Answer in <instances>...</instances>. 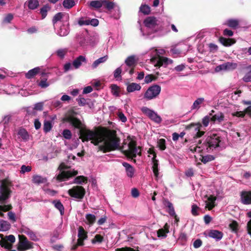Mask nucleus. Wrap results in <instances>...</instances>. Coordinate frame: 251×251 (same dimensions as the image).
Masks as SVG:
<instances>
[{
	"instance_id": "09e8293b",
	"label": "nucleus",
	"mask_w": 251,
	"mask_h": 251,
	"mask_svg": "<svg viewBox=\"0 0 251 251\" xmlns=\"http://www.w3.org/2000/svg\"><path fill=\"white\" fill-rule=\"evenodd\" d=\"M89 19L85 18H80L78 20V24L79 25H88Z\"/></svg>"
},
{
	"instance_id": "9d476101",
	"label": "nucleus",
	"mask_w": 251,
	"mask_h": 251,
	"mask_svg": "<svg viewBox=\"0 0 251 251\" xmlns=\"http://www.w3.org/2000/svg\"><path fill=\"white\" fill-rule=\"evenodd\" d=\"M85 193V189L82 186H74L68 190V194L72 198L76 199H82Z\"/></svg>"
},
{
	"instance_id": "603ef678",
	"label": "nucleus",
	"mask_w": 251,
	"mask_h": 251,
	"mask_svg": "<svg viewBox=\"0 0 251 251\" xmlns=\"http://www.w3.org/2000/svg\"><path fill=\"white\" fill-rule=\"evenodd\" d=\"M165 143V140L164 139H160L158 141V146L160 150H164L166 149Z\"/></svg>"
},
{
	"instance_id": "9b49d317",
	"label": "nucleus",
	"mask_w": 251,
	"mask_h": 251,
	"mask_svg": "<svg viewBox=\"0 0 251 251\" xmlns=\"http://www.w3.org/2000/svg\"><path fill=\"white\" fill-rule=\"evenodd\" d=\"M141 111L146 116L155 123L160 124L161 122V118L153 110L147 107H143L141 108Z\"/></svg>"
},
{
	"instance_id": "bb28decb",
	"label": "nucleus",
	"mask_w": 251,
	"mask_h": 251,
	"mask_svg": "<svg viewBox=\"0 0 251 251\" xmlns=\"http://www.w3.org/2000/svg\"><path fill=\"white\" fill-rule=\"evenodd\" d=\"M156 155L153 154V157L152 159V162L153 163L152 170L154 176L157 178L158 177V161L155 159Z\"/></svg>"
},
{
	"instance_id": "2f4dec72",
	"label": "nucleus",
	"mask_w": 251,
	"mask_h": 251,
	"mask_svg": "<svg viewBox=\"0 0 251 251\" xmlns=\"http://www.w3.org/2000/svg\"><path fill=\"white\" fill-rule=\"evenodd\" d=\"M10 224L8 222L0 220V231H7L10 228Z\"/></svg>"
},
{
	"instance_id": "5701e85b",
	"label": "nucleus",
	"mask_w": 251,
	"mask_h": 251,
	"mask_svg": "<svg viewBox=\"0 0 251 251\" xmlns=\"http://www.w3.org/2000/svg\"><path fill=\"white\" fill-rule=\"evenodd\" d=\"M86 62V59L85 56L83 55H80L76 59H75L73 62V66L75 69L79 68L83 62Z\"/></svg>"
},
{
	"instance_id": "5fc2aeb1",
	"label": "nucleus",
	"mask_w": 251,
	"mask_h": 251,
	"mask_svg": "<svg viewBox=\"0 0 251 251\" xmlns=\"http://www.w3.org/2000/svg\"><path fill=\"white\" fill-rule=\"evenodd\" d=\"M31 170V167L30 166L22 165L21 168L20 173L25 174L26 172H29Z\"/></svg>"
},
{
	"instance_id": "f3484780",
	"label": "nucleus",
	"mask_w": 251,
	"mask_h": 251,
	"mask_svg": "<svg viewBox=\"0 0 251 251\" xmlns=\"http://www.w3.org/2000/svg\"><path fill=\"white\" fill-rule=\"evenodd\" d=\"M241 201L244 204H251V192L242 191L240 194Z\"/></svg>"
},
{
	"instance_id": "680f3d73",
	"label": "nucleus",
	"mask_w": 251,
	"mask_h": 251,
	"mask_svg": "<svg viewBox=\"0 0 251 251\" xmlns=\"http://www.w3.org/2000/svg\"><path fill=\"white\" fill-rule=\"evenodd\" d=\"M73 63H67L64 65V70L65 72H67L69 70H72L73 68Z\"/></svg>"
},
{
	"instance_id": "8fccbe9b",
	"label": "nucleus",
	"mask_w": 251,
	"mask_h": 251,
	"mask_svg": "<svg viewBox=\"0 0 251 251\" xmlns=\"http://www.w3.org/2000/svg\"><path fill=\"white\" fill-rule=\"evenodd\" d=\"M67 52V50L66 49H61L58 50L56 52L58 57L63 58Z\"/></svg>"
},
{
	"instance_id": "58836bf2",
	"label": "nucleus",
	"mask_w": 251,
	"mask_h": 251,
	"mask_svg": "<svg viewBox=\"0 0 251 251\" xmlns=\"http://www.w3.org/2000/svg\"><path fill=\"white\" fill-rule=\"evenodd\" d=\"M87 181V178L82 176H80L75 177L74 181V183L82 184L86 183Z\"/></svg>"
},
{
	"instance_id": "7ed1b4c3",
	"label": "nucleus",
	"mask_w": 251,
	"mask_h": 251,
	"mask_svg": "<svg viewBox=\"0 0 251 251\" xmlns=\"http://www.w3.org/2000/svg\"><path fill=\"white\" fill-rule=\"evenodd\" d=\"M221 140L220 137L217 135H213L212 136L208 137L205 143L201 145L200 143L196 146H192L190 147V150L192 152H200L202 151L209 152L214 149L220 146Z\"/></svg>"
},
{
	"instance_id": "423d86ee",
	"label": "nucleus",
	"mask_w": 251,
	"mask_h": 251,
	"mask_svg": "<svg viewBox=\"0 0 251 251\" xmlns=\"http://www.w3.org/2000/svg\"><path fill=\"white\" fill-rule=\"evenodd\" d=\"M152 49L151 50V62L155 66L160 67L161 66H167L168 64H172L173 60L167 57H158V54H155L154 50Z\"/></svg>"
},
{
	"instance_id": "37998d69",
	"label": "nucleus",
	"mask_w": 251,
	"mask_h": 251,
	"mask_svg": "<svg viewBox=\"0 0 251 251\" xmlns=\"http://www.w3.org/2000/svg\"><path fill=\"white\" fill-rule=\"evenodd\" d=\"M52 127V124L50 121H45L44 123L43 129L45 132H49Z\"/></svg>"
},
{
	"instance_id": "f8f14e48",
	"label": "nucleus",
	"mask_w": 251,
	"mask_h": 251,
	"mask_svg": "<svg viewBox=\"0 0 251 251\" xmlns=\"http://www.w3.org/2000/svg\"><path fill=\"white\" fill-rule=\"evenodd\" d=\"M237 67L236 63L227 62L216 66L214 70L217 73L222 71H231L235 70Z\"/></svg>"
},
{
	"instance_id": "c9c22d12",
	"label": "nucleus",
	"mask_w": 251,
	"mask_h": 251,
	"mask_svg": "<svg viewBox=\"0 0 251 251\" xmlns=\"http://www.w3.org/2000/svg\"><path fill=\"white\" fill-rule=\"evenodd\" d=\"M52 203L54 204L55 207L60 211L61 215H63L64 208L61 202L59 201L55 200L53 201Z\"/></svg>"
},
{
	"instance_id": "a19ab883",
	"label": "nucleus",
	"mask_w": 251,
	"mask_h": 251,
	"mask_svg": "<svg viewBox=\"0 0 251 251\" xmlns=\"http://www.w3.org/2000/svg\"><path fill=\"white\" fill-rule=\"evenodd\" d=\"M224 116L222 113H218L211 117V120L214 122H221L224 120Z\"/></svg>"
},
{
	"instance_id": "3c124183",
	"label": "nucleus",
	"mask_w": 251,
	"mask_h": 251,
	"mask_svg": "<svg viewBox=\"0 0 251 251\" xmlns=\"http://www.w3.org/2000/svg\"><path fill=\"white\" fill-rule=\"evenodd\" d=\"M49 9L50 7L48 6H45L41 9L40 13L42 15V19H44L46 17Z\"/></svg>"
},
{
	"instance_id": "7c9ffc66",
	"label": "nucleus",
	"mask_w": 251,
	"mask_h": 251,
	"mask_svg": "<svg viewBox=\"0 0 251 251\" xmlns=\"http://www.w3.org/2000/svg\"><path fill=\"white\" fill-rule=\"evenodd\" d=\"M18 135L24 140L27 141L29 139V135L25 129L22 128L19 129L18 132Z\"/></svg>"
},
{
	"instance_id": "473e14b6",
	"label": "nucleus",
	"mask_w": 251,
	"mask_h": 251,
	"mask_svg": "<svg viewBox=\"0 0 251 251\" xmlns=\"http://www.w3.org/2000/svg\"><path fill=\"white\" fill-rule=\"evenodd\" d=\"M39 71L40 68L39 67H36L31 69L26 74V77L28 79L31 78L36 75L39 72Z\"/></svg>"
},
{
	"instance_id": "c03bdc74",
	"label": "nucleus",
	"mask_w": 251,
	"mask_h": 251,
	"mask_svg": "<svg viewBox=\"0 0 251 251\" xmlns=\"http://www.w3.org/2000/svg\"><path fill=\"white\" fill-rule=\"evenodd\" d=\"M250 71L245 74L243 77V80L246 82H251V66L249 67Z\"/></svg>"
},
{
	"instance_id": "774afa93",
	"label": "nucleus",
	"mask_w": 251,
	"mask_h": 251,
	"mask_svg": "<svg viewBox=\"0 0 251 251\" xmlns=\"http://www.w3.org/2000/svg\"><path fill=\"white\" fill-rule=\"evenodd\" d=\"M115 251H136L134 249L130 247H125L122 248H118L116 249Z\"/></svg>"
},
{
	"instance_id": "4be33fe9",
	"label": "nucleus",
	"mask_w": 251,
	"mask_h": 251,
	"mask_svg": "<svg viewBox=\"0 0 251 251\" xmlns=\"http://www.w3.org/2000/svg\"><path fill=\"white\" fill-rule=\"evenodd\" d=\"M204 99L203 98H199L197 99L193 102L191 110H198L201 106L204 105Z\"/></svg>"
},
{
	"instance_id": "1a4fd4ad",
	"label": "nucleus",
	"mask_w": 251,
	"mask_h": 251,
	"mask_svg": "<svg viewBox=\"0 0 251 251\" xmlns=\"http://www.w3.org/2000/svg\"><path fill=\"white\" fill-rule=\"evenodd\" d=\"M18 251H25L33 248V243L29 242L24 235H19Z\"/></svg>"
},
{
	"instance_id": "ea45409f",
	"label": "nucleus",
	"mask_w": 251,
	"mask_h": 251,
	"mask_svg": "<svg viewBox=\"0 0 251 251\" xmlns=\"http://www.w3.org/2000/svg\"><path fill=\"white\" fill-rule=\"evenodd\" d=\"M75 5L74 0H64L63 2V5L65 8L70 9Z\"/></svg>"
},
{
	"instance_id": "20e7f679",
	"label": "nucleus",
	"mask_w": 251,
	"mask_h": 251,
	"mask_svg": "<svg viewBox=\"0 0 251 251\" xmlns=\"http://www.w3.org/2000/svg\"><path fill=\"white\" fill-rule=\"evenodd\" d=\"M144 24L148 30H150L152 33H157L159 35H163L168 32L163 31V27L159 25V21L154 17L150 16L146 18Z\"/></svg>"
},
{
	"instance_id": "0e129e2a",
	"label": "nucleus",
	"mask_w": 251,
	"mask_h": 251,
	"mask_svg": "<svg viewBox=\"0 0 251 251\" xmlns=\"http://www.w3.org/2000/svg\"><path fill=\"white\" fill-rule=\"evenodd\" d=\"M13 19V14L9 13L7 14L4 19L3 22L5 23H10Z\"/></svg>"
},
{
	"instance_id": "49530a36",
	"label": "nucleus",
	"mask_w": 251,
	"mask_h": 251,
	"mask_svg": "<svg viewBox=\"0 0 251 251\" xmlns=\"http://www.w3.org/2000/svg\"><path fill=\"white\" fill-rule=\"evenodd\" d=\"M214 159V157L211 155H207L202 157L201 161L204 163L212 161Z\"/></svg>"
},
{
	"instance_id": "f03ea898",
	"label": "nucleus",
	"mask_w": 251,
	"mask_h": 251,
	"mask_svg": "<svg viewBox=\"0 0 251 251\" xmlns=\"http://www.w3.org/2000/svg\"><path fill=\"white\" fill-rule=\"evenodd\" d=\"M11 182L7 179L3 180L0 182V216L3 217L2 212H6L12 208L11 204H5L6 200L9 198L10 194Z\"/></svg>"
},
{
	"instance_id": "338daca9",
	"label": "nucleus",
	"mask_w": 251,
	"mask_h": 251,
	"mask_svg": "<svg viewBox=\"0 0 251 251\" xmlns=\"http://www.w3.org/2000/svg\"><path fill=\"white\" fill-rule=\"evenodd\" d=\"M202 245V241L200 239H197L193 243V246L195 248H200Z\"/></svg>"
},
{
	"instance_id": "4468645a",
	"label": "nucleus",
	"mask_w": 251,
	"mask_h": 251,
	"mask_svg": "<svg viewBox=\"0 0 251 251\" xmlns=\"http://www.w3.org/2000/svg\"><path fill=\"white\" fill-rule=\"evenodd\" d=\"M216 200V197L212 195L209 196H206L203 200L205 203V207L208 208V210H211L213 207L215 206V201Z\"/></svg>"
},
{
	"instance_id": "cd10ccee",
	"label": "nucleus",
	"mask_w": 251,
	"mask_h": 251,
	"mask_svg": "<svg viewBox=\"0 0 251 251\" xmlns=\"http://www.w3.org/2000/svg\"><path fill=\"white\" fill-rule=\"evenodd\" d=\"M104 2L105 0H92L90 2L89 5L93 8L98 9L104 4Z\"/></svg>"
},
{
	"instance_id": "a878e982",
	"label": "nucleus",
	"mask_w": 251,
	"mask_h": 251,
	"mask_svg": "<svg viewBox=\"0 0 251 251\" xmlns=\"http://www.w3.org/2000/svg\"><path fill=\"white\" fill-rule=\"evenodd\" d=\"M141 88V87L139 84L133 82L127 84L126 90L128 92L131 93L135 91H139Z\"/></svg>"
},
{
	"instance_id": "393cba45",
	"label": "nucleus",
	"mask_w": 251,
	"mask_h": 251,
	"mask_svg": "<svg viewBox=\"0 0 251 251\" xmlns=\"http://www.w3.org/2000/svg\"><path fill=\"white\" fill-rule=\"evenodd\" d=\"M138 58L135 55H131L127 57L125 63L129 68H133L135 66Z\"/></svg>"
},
{
	"instance_id": "4d7b16f0",
	"label": "nucleus",
	"mask_w": 251,
	"mask_h": 251,
	"mask_svg": "<svg viewBox=\"0 0 251 251\" xmlns=\"http://www.w3.org/2000/svg\"><path fill=\"white\" fill-rule=\"evenodd\" d=\"M38 85L40 87H41L42 88H46L50 85V84L47 81V79H43L40 81Z\"/></svg>"
},
{
	"instance_id": "bf43d9fd",
	"label": "nucleus",
	"mask_w": 251,
	"mask_h": 251,
	"mask_svg": "<svg viewBox=\"0 0 251 251\" xmlns=\"http://www.w3.org/2000/svg\"><path fill=\"white\" fill-rule=\"evenodd\" d=\"M99 23V22L98 20H97L96 19H89L88 25H91L94 26H97V25H98Z\"/></svg>"
},
{
	"instance_id": "f704fd0d",
	"label": "nucleus",
	"mask_w": 251,
	"mask_h": 251,
	"mask_svg": "<svg viewBox=\"0 0 251 251\" xmlns=\"http://www.w3.org/2000/svg\"><path fill=\"white\" fill-rule=\"evenodd\" d=\"M220 42L226 46H231L235 43V41L233 39H226L225 38H221Z\"/></svg>"
},
{
	"instance_id": "c85d7f7f",
	"label": "nucleus",
	"mask_w": 251,
	"mask_h": 251,
	"mask_svg": "<svg viewBox=\"0 0 251 251\" xmlns=\"http://www.w3.org/2000/svg\"><path fill=\"white\" fill-rule=\"evenodd\" d=\"M107 59L108 56L107 55L99 58L93 62L92 68L93 69L96 68L100 63L105 62Z\"/></svg>"
},
{
	"instance_id": "c756f323",
	"label": "nucleus",
	"mask_w": 251,
	"mask_h": 251,
	"mask_svg": "<svg viewBox=\"0 0 251 251\" xmlns=\"http://www.w3.org/2000/svg\"><path fill=\"white\" fill-rule=\"evenodd\" d=\"M32 181L34 183L41 184L46 182L47 179L39 175H34L32 177Z\"/></svg>"
},
{
	"instance_id": "412c9836",
	"label": "nucleus",
	"mask_w": 251,
	"mask_h": 251,
	"mask_svg": "<svg viewBox=\"0 0 251 251\" xmlns=\"http://www.w3.org/2000/svg\"><path fill=\"white\" fill-rule=\"evenodd\" d=\"M66 24L61 25L57 31V34L60 36H65L69 33V23L65 22Z\"/></svg>"
},
{
	"instance_id": "de8ad7c7",
	"label": "nucleus",
	"mask_w": 251,
	"mask_h": 251,
	"mask_svg": "<svg viewBox=\"0 0 251 251\" xmlns=\"http://www.w3.org/2000/svg\"><path fill=\"white\" fill-rule=\"evenodd\" d=\"M122 73V69L121 67L117 68L114 72V76L117 80L121 79V74Z\"/></svg>"
},
{
	"instance_id": "052dcab7",
	"label": "nucleus",
	"mask_w": 251,
	"mask_h": 251,
	"mask_svg": "<svg viewBox=\"0 0 251 251\" xmlns=\"http://www.w3.org/2000/svg\"><path fill=\"white\" fill-rule=\"evenodd\" d=\"M168 232V230L166 231L163 229H160L157 231V235L159 237H165L166 236V233Z\"/></svg>"
},
{
	"instance_id": "6e6552de",
	"label": "nucleus",
	"mask_w": 251,
	"mask_h": 251,
	"mask_svg": "<svg viewBox=\"0 0 251 251\" xmlns=\"http://www.w3.org/2000/svg\"><path fill=\"white\" fill-rule=\"evenodd\" d=\"M202 126L200 123H193L186 127V129L189 130L193 134L194 138H200L204 134V131L202 130Z\"/></svg>"
},
{
	"instance_id": "0eeeda50",
	"label": "nucleus",
	"mask_w": 251,
	"mask_h": 251,
	"mask_svg": "<svg viewBox=\"0 0 251 251\" xmlns=\"http://www.w3.org/2000/svg\"><path fill=\"white\" fill-rule=\"evenodd\" d=\"M161 92V87L153 85L148 88L144 95V98L147 100H151L158 97Z\"/></svg>"
},
{
	"instance_id": "79ce46f5",
	"label": "nucleus",
	"mask_w": 251,
	"mask_h": 251,
	"mask_svg": "<svg viewBox=\"0 0 251 251\" xmlns=\"http://www.w3.org/2000/svg\"><path fill=\"white\" fill-rule=\"evenodd\" d=\"M226 24L230 27L236 28L238 25L239 21L236 20L230 19L226 21Z\"/></svg>"
},
{
	"instance_id": "2eb2a0df",
	"label": "nucleus",
	"mask_w": 251,
	"mask_h": 251,
	"mask_svg": "<svg viewBox=\"0 0 251 251\" xmlns=\"http://www.w3.org/2000/svg\"><path fill=\"white\" fill-rule=\"evenodd\" d=\"M105 5L106 8L109 10H111L112 9H115L117 12L116 14L113 15V17L115 19H118L120 16V10L118 6H117L116 4L113 2H109L106 0H105V2H104V4Z\"/></svg>"
},
{
	"instance_id": "dca6fc26",
	"label": "nucleus",
	"mask_w": 251,
	"mask_h": 251,
	"mask_svg": "<svg viewBox=\"0 0 251 251\" xmlns=\"http://www.w3.org/2000/svg\"><path fill=\"white\" fill-rule=\"evenodd\" d=\"M78 237L77 246H82L83 245V241L87 238V235L86 232L81 226H80L78 228Z\"/></svg>"
},
{
	"instance_id": "a211bd4d",
	"label": "nucleus",
	"mask_w": 251,
	"mask_h": 251,
	"mask_svg": "<svg viewBox=\"0 0 251 251\" xmlns=\"http://www.w3.org/2000/svg\"><path fill=\"white\" fill-rule=\"evenodd\" d=\"M62 19L64 22H68L69 20V15L68 14L64 13H58L53 17L52 22L54 24L57 22L61 21Z\"/></svg>"
},
{
	"instance_id": "4c0bfd02",
	"label": "nucleus",
	"mask_w": 251,
	"mask_h": 251,
	"mask_svg": "<svg viewBox=\"0 0 251 251\" xmlns=\"http://www.w3.org/2000/svg\"><path fill=\"white\" fill-rule=\"evenodd\" d=\"M28 8L30 9H35L39 5V2L38 0H28L26 1Z\"/></svg>"
},
{
	"instance_id": "f257e3e1",
	"label": "nucleus",
	"mask_w": 251,
	"mask_h": 251,
	"mask_svg": "<svg viewBox=\"0 0 251 251\" xmlns=\"http://www.w3.org/2000/svg\"><path fill=\"white\" fill-rule=\"evenodd\" d=\"M64 121L79 129L80 138L83 142L91 141L93 144L99 146V150L103 152L121 149L127 156L131 158L141 154L140 148L136 147L135 142L130 137L125 140L121 147L120 140L114 131L102 129L94 131L87 129L85 125L73 114L66 116Z\"/></svg>"
},
{
	"instance_id": "6ab92c4d",
	"label": "nucleus",
	"mask_w": 251,
	"mask_h": 251,
	"mask_svg": "<svg viewBox=\"0 0 251 251\" xmlns=\"http://www.w3.org/2000/svg\"><path fill=\"white\" fill-rule=\"evenodd\" d=\"M247 114L251 117V105L248 106L244 111H232L231 114L233 117L243 118Z\"/></svg>"
},
{
	"instance_id": "a18cd8bd",
	"label": "nucleus",
	"mask_w": 251,
	"mask_h": 251,
	"mask_svg": "<svg viewBox=\"0 0 251 251\" xmlns=\"http://www.w3.org/2000/svg\"><path fill=\"white\" fill-rule=\"evenodd\" d=\"M111 89V92L115 96H119V88L115 84H112L110 86Z\"/></svg>"
},
{
	"instance_id": "aec40b11",
	"label": "nucleus",
	"mask_w": 251,
	"mask_h": 251,
	"mask_svg": "<svg viewBox=\"0 0 251 251\" xmlns=\"http://www.w3.org/2000/svg\"><path fill=\"white\" fill-rule=\"evenodd\" d=\"M123 165L125 168L126 175L127 177L129 178L134 177L135 173V169L129 164L126 162H124Z\"/></svg>"
},
{
	"instance_id": "ddd939ff",
	"label": "nucleus",
	"mask_w": 251,
	"mask_h": 251,
	"mask_svg": "<svg viewBox=\"0 0 251 251\" xmlns=\"http://www.w3.org/2000/svg\"><path fill=\"white\" fill-rule=\"evenodd\" d=\"M1 240L0 241V245L2 247L7 249L11 248L12 244L15 241V238L13 235H9L3 237V235L0 234Z\"/></svg>"
},
{
	"instance_id": "6e6d98bb",
	"label": "nucleus",
	"mask_w": 251,
	"mask_h": 251,
	"mask_svg": "<svg viewBox=\"0 0 251 251\" xmlns=\"http://www.w3.org/2000/svg\"><path fill=\"white\" fill-rule=\"evenodd\" d=\"M63 137L66 139H70L72 137V133L69 129H65L62 132Z\"/></svg>"
},
{
	"instance_id": "e433bc0d",
	"label": "nucleus",
	"mask_w": 251,
	"mask_h": 251,
	"mask_svg": "<svg viewBox=\"0 0 251 251\" xmlns=\"http://www.w3.org/2000/svg\"><path fill=\"white\" fill-rule=\"evenodd\" d=\"M86 223L90 225H92L96 221V216L91 214H87L86 215Z\"/></svg>"
},
{
	"instance_id": "864d4df0",
	"label": "nucleus",
	"mask_w": 251,
	"mask_h": 251,
	"mask_svg": "<svg viewBox=\"0 0 251 251\" xmlns=\"http://www.w3.org/2000/svg\"><path fill=\"white\" fill-rule=\"evenodd\" d=\"M103 241V237L101 236L100 235L97 234L94 238L92 239V243L93 244H96L97 243H101Z\"/></svg>"
},
{
	"instance_id": "e2e57ef3",
	"label": "nucleus",
	"mask_w": 251,
	"mask_h": 251,
	"mask_svg": "<svg viewBox=\"0 0 251 251\" xmlns=\"http://www.w3.org/2000/svg\"><path fill=\"white\" fill-rule=\"evenodd\" d=\"M171 52L173 54L177 55L181 53V50L180 48H177L176 47H174L171 49Z\"/></svg>"
},
{
	"instance_id": "39448f33",
	"label": "nucleus",
	"mask_w": 251,
	"mask_h": 251,
	"mask_svg": "<svg viewBox=\"0 0 251 251\" xmlns=\"http://www.w3.org/2000/svg\"><path fill=\"white\" fill-rule=\"evenodd\" d=\"M60 173L57 176V179L59 181H65L69 178L75 176L77 174V171L72 170L69 167L64 163H61L59 167Z\"/></svg>"
},
{
	"instance_id": "69168bd1",
	"label": "nucleus",
	"mask_w": 251,
	"mask_h": 251,
	"mask_svg": "<svg viewBox=\"0 0 251 251\" xmlns=\"http://www.w3.org/2000/svg\"><path fill=\"white\" fill-rule=\"evenodd\" d=\"M99 38L98 37H94L93 38L91 39L90 44L92 46H94L99 42Z\"/></svg>"
},
{
	"instance_id": "b1692460",
	"label": "nucleus",
	"mask_w": 251,
	"mask_h": 251,
	"mask_svg": "<svg viewBox=\"0 0 251 251\" xmlns=\"http://www.w3.org/2000/svg\"><path fill=\"white\" fill-rule=\"evenodd\" d=\"M208 236L216 239V240H220L223 236L222 232L217 230H211L208 232Z\"/></svg>"
},
{
	"instance_id": "13d9d810",
	"label": "nucleus",
	"mask_w": 251,
	"mask_h": 251,
	"mask_svg": "<svg viewBox=\"0 0 251 251\" xmlns=\"http://www.w3.org/2000/svg\"><path fill=\"white\" fill-rule=\"evenodd\" d=\"M27 235L30 237V238L33 241L38 240V238L36 234L32 231H28L26 233Z\"/></svg>"
},
{
	"instance_id": "72a5a7b5",
	"label": "nucleus",
	"mask_w": 251,
	"mask_h": 251,
	"mask_svg": "<svg viewBox=\"0 0 251 251\" xmlns=\"http://www.w3.org/2000/svg\"><path fill=\"white\" fill-rule=\"evenodd\" d=\"M139 11L144 15H148L151 12V8L146 4H142L140 7Z\"/></svg>"
}]
</instances>
